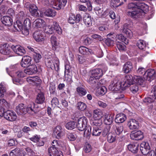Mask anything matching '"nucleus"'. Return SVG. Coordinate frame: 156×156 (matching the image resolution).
Returning a JSON list of instances; mask_svg holds the SVG:
<instances>
[{
  "instance_id": "1",
  "label": "nucleus",
  "mask_w": 156,
  "mask_h": 156,
  "mask_svg": "<svg viewBox=\"0 0 156 156\" xmlns=\"http://www.w3.org/2000/svg\"><path fill=\"white\" fill-rule=\"evenodd\" d=\"M133 77L132 75L128 74L125 76L123 82H121L117 79L112 81L109 86V89L112 91H116L120 89L126 88L133 83Z\"/></svg>"
},
{
  "instance_id": "45",
  "label": "nucleus",
  "mask_w": 156,
  "mask_h": 156,
  "mask_svg": "<svg viewBox=\"0 0 156 156\" xmlns=\"http://www.w3.org/2000/svg\"><path fill=\"white\" fill-rule=\"evenodd\" d=\"M23 26L26 29L27 34H29L28 29H30L31 26L30 20L29 19H26L24 21Z\"/></svg>"
},
{
  "instance_id": "50",
  "label": "nucleus",
  "mask_w": 156,
  "mask_h": 156,
  "mask_svg": "<svg viewBox=\"0 0 156 156\" xmlns=\"http://www.w3.org/2000/svg\"><path fill=\"white\" fill-rule=\"evenodd\" d=\"M136 45L138 48L141 50L144 49L146 46L145 41L141 40L138 41Z\"/></svg>"
},
{
  "instance_id": "49",
  "label": "nucleus",
  "mask_w": 156,
  "mask_h": 156,
  "mask_svg": "<svg viewBox=\"0 0 156 156\" xmlns=\"http://www.w3.org/2000/svg\"><path fill=\"white\" fill-rule=\"evenodd\" d=\"M113 118L112 116L108 115L104 120L105 123L106 125H110L112 122Z\"/></svg>"
},
{
  "instance_id": "29",
  "label": "nucleus",
  "mask_w": 156,
  "mask_h": 156,
  "mask_svg": "<svg viewBox=\"0 0 156 156\" xmlns=\"http://www.w3.org/2000/svg\"><path fill=\"white\" fill-rule=\"evenodd\" d=\"M45 24L44 20L41 19H36L33 22V26L34 27L41 28L43 27Z\"/></svg>"
},
{
  "instance_id": "59",
  "label": "nucleus",
  "mask_w": 156,
  "mask_h": 156,
  "mask_svg": "<svg viewBox=\"0 0 156 156\" xmlns=\"http://www.w3.org/2000/svg\"><path fill=\"white\" fill-rule=\"evenodd\" d=\"M129 87L130 91L133 94L136 93L139 90L138 86L136 84L133 83Z\"/></svg>"
},
{
  "instance_id": "10",
  "label": "nucleus",
  "mask_w": 156,
  "mask_h": 156,
  "mask_svg": "<svg viewBox=\"0 0 156 156\" xmlns=\"http://www.w3.org/2000/svg\"><path fill=\"white\" fill-rule=\"evenodd\" d=\"M11 49L16 54L22 56L26 53V51L23 48L19 45H12Z\"/></svg>"
},
{
  "instance_id": "7",
  "label": "nucleus",
  "mask_w": 156,
  "mask_h": 156,
  "mask_svg": "<svg viewBox=\"0 0 156 156\" xmlns=\"http://www.w3.org/2000/svg\"><path fill=\"white\" fill-rule=\"evenodd\" d=\"M4 117L7 120L12 122L16 120L17 118L16 113L13 111L10 110L4 112Z\"/></svg>"
},
{
  "instance_id": "44",
  "label": "nucleus",
  "mask_w": 156,
  "mask_h": 156,
  "mask_svg": "<svg viewBox=\"0 0 156 156\" xmlns=\"http://www.w3.org/2000/svg\"><path fill=\"white\" fill-rule=\"evenodd\" d=\"M107 92V88L104 86L99 87L97 91L96 95H103L105 94Z\"/></svg>"
},
{
  "instance_id": "35",
  "label": "nucleus",
  "mask_w": 156,
  "mask_h": 156,
  "mask_svg": "<svg viewBox=\"0 0 156 156\" xmlns=\"http://www.w3.org/2000/svg\"><path fill=\"white\" fill-rule=\"evenodd\" d=\"M103 116V113L99 110H94L93 112V117L94 119H101Z\"/></svg>"
},
{
  "instance_id": "12",
  "label": "nucleus",
  "mask_w": 156,
  "mask_h": 156,
  "mask_svg": "<svg viewBox=\"0 0 156 156\" xmlns=\"http://www.w3.org/2000/svg\"><path fill=\"white\" fill-rule=\"evenodd\" d=\"M140 148L141 153L143 154L146 155L147 153V156H148L149 153L151 151L147 152V150L151 149V146L149 143L147 142H142L140 145Z\"/></svg>"
},
{
  "instance_id": "40",
  "label": "nucleus",
  "mask_w": 156,
  "mask_h": 156,
  "mask_svg": "<svg viewBox=\"0 0 156 156\" xmlns=\"http://www.w3.org/2000/svg\"><path fill=\"white\" fill-rule=\"evenodd\" d=\"M84 22L85 25L89 27L91 25L92 22L91 18L88 15H85L83 18Z\"/></svg>"
},
{
  "instance_id": "39",
  "label": "nucleus",
  "mask_w": 156,
  "mask_h": 156,
  "mask_svg": "<svg viewBox=\"0 0 156 156\" xmlns=\"http://www.w3.org/2000/svg\"><path fill=\"white\" fill-rule=\"evenodd\" d=\"M51 26H52L53 27V30H55L58 34H62V30L58 23L55 21L53 22Z\"/></svg>"
},
{
  "instance_id": "53",
  "label": "nucleus",
  "mask_w": 156,
  "mask_h": 156,
  "mask_svg": "<svg viewBox=\"0 0 156 156\" xmlns=\"http://www.w3.org/2000/svg\"><path fill=\"white\" fill-rule=\"evenodd\" d=\"M78 59L80 64L86 65L89 63L88 60L85 57L80 55L78 57Z\"/></svg>"
},
{
  "instance_id": "62",
  "label": "nucleus",
  "mask_w": 156,
  "mask_h": 156,
  "mask_svg": "<svg viewBox=\"0 0 156 156\" xmlns=\"http://www.w3.org/2000/svg\"><path fill=\"white\" fill-rule=\"evenodd\" d=\"M20 153V149L19 148L17 147L11 151L9 155L10 156H12L13 155L18 156Z\"/></svg>"
},
{
  "instance_id": "22",
  "label": "nucleus",
  "mask_w": 156,
  "mask_h": 156,
  "mask_svg": "<svg viewBox=\"0 0 156 156\" xmlns=\"http://www.w3.org/2000/svg\"><path fill=\"white\" fill-rule=\"evenodd\" d=\"M129 128L132 130L137 129L139 127L138 122L136 120L131 119L128 123Z\"/></svg>"
},
{
  "instance_id": "19",
  "label": "nucleus",
  "mask_w": 156,
  "mask_h": 156,
  "mask_svg": "<svg viewBox=\"0 0 156 156\" xmlns=\"http://www.w3.org/2000/svg\"><path fill=\"white\" fill-rule=\"evenodd\" d=\"M33 36L34 39L37 42H41L44 41V37L40 31H35L33 34Z\"/></svg>"
},
{
  "instance_id": "37",
  "label": "nucleus",
  "mask_w": 156,
  "mask_h": 156,
  "mask_svg": "<svg viewBox=\"0 0 156 156\" xmlns=\"http://www.w3.org/2000/svg\"><path fill=\"white\" fill-rule=\"evenodd\" d=\"M133 83H134L140 85H142L144 81V79L142 77L136 75L133 76Z\"/></svg>"
},
{
  "instance_id": "2",
  "label": "nucleus",
  "mask_w": 156,
  "mask_h": 156,
  "mask_svg": "<svg viewBox=\"0 0 156 156\" xmlns=\"http://www.w3.org/2000/svg\"><path fill=\"white\" fill-rule=\"evenodd\" d=\"M91 75L88 80V82L90 84L94 85L96 83V79H99L103 75V72L102 69L100 68H98L93 69L91 71Z\"/></svg>"
},
{
  "instance_id": "24",
  "label": "nucleus",
  "mask_w": 156,
  "mask_h": 156,
  "mask_svg": "<svg viewBox=\"0 0 156 156\" xmlns=\"http://www.w3.org/2000/svg\"><path fill=\"white\" fill-rule=\"evenodd\" d=\"M11 47L8 45L7 46L6 44H4L1 47L0 52L2 54L5 55H9L11 52Z\"/></svg>"
},
{
  "instance_id": "3",
  "label": "nucleus",
  "mask_w": 156,
  "mask_h": 156,
  "mask_svg": "<svg viewBox=\"0 0 156 156\" xmlns=\"http://www.w3.org/2000/svg\"><path fill=\"white\" fill-rule=\"evenodd\" d=\"M87 119L85 117L79 118L77 121L78 123L76 126L78 130L81 131L84 130L87 126Z\"/></svg>"
},
{
  "instance_id": "25",
  "label": "nucleus",
  "mask_w": 156,
  "mask_h": 156,
  "mask_svg": "<svg viewBox=\"0 0 156 156\" xmlns=\"http://www.w3.org/2000/svg\"><path fill=\"white\" fill-rule=\"evenodd\" d=\"M126 116L123 114H119L116 115L115 121L118 123L123 122L126 119Z\"/></svg>"
},
{
  "instance_id": "9",
  "label": "nucleus",
  "mask_w": 156,
  "mask_h": 156,
  "mask_svg": "<svg viewBox=\"0 0 156 156\" xmlns=\"http://www.w3.org/2000/svg\"><path fill=\"white\" fill-rule=\"evenodd\" d=\"M141 11L142 10L140 9H136L132 11H128L127 15L134 18L141 17L145 14V12H142Z\"/></svg>"
},
{
  "instance_id": "43",
  "label": "nucleus",
  "mask_w": 156,
  "mask_h": 156,
  "mask_svg": "<svg viewBox=\"0 0 156 156\" xmlns=\"http://www.w3.org/2000/svg\"><path fill=\"white\" fill-rule=\"evenodd\" d=\"M43 30L47 34H51L54 32V30L51 25L46 26L43 27Z\"/></svg>"
},
{
  "instance_id": "23",
  "label": "nucleus",
  "mask_w": 156,
  "mask_h": 156,
  "mask_svg": "<svg viewBox=\"0 0 156 156\" xmlns=\"http://www.w3.org/2000/svg\"><path fill=\"white\" fill-rule=\"evenodd\" d=\"M133 68L132 63L130 62H128L124 65L123 71L124 73H128L132 71Z\"/></svg>"
},
{
  "instance_id": "18",
  "label": "nucleus",
  "mask_w": 156,
  "mask_h": 156,
  "mask_svg": "<svg viewBox=\"0 0 156 156\" xmlns=\"http://www.w3.org/2000/svg\"><path fill=\"white\" fill-rule=\"evenodd\" d=\"M31 61V58L29 56H24L21 62V66L23 67H26L30 66Z\"/></svg>"
},
{
  "instance_id": "52",
  "label": "nucleus",
  "mask_w": 156,
  "mask_h": 156,
  "mask_svg": "<svg viewBox=\"0 0 156 156\" xmlns=\"http://www.w3.org/2000/svg\"><path fill=\"white\" fill-rule=\"evenodd\" d=\"M102 132L101 129L98 127H94L93 128L92 135L93 136H100Z\"/></svg>"
},
{
  "instance_id": "46",
  "label": "nucleus",
  "mask_w": 156,
  "mask_h": 156,
  "mask_svg": "<svg viewBox=\"0 0 156 156\" xmlns=\"http://www.w3.org/2000/svg\"><path fill=\"white\" fill-rule=\"evenodd\" d=\"M77 108L81 111L85 110L87 108L86 105L82 101L78 102L76 105Z\"/></svg>"
},
{
  "instance_id": "31",
  "label": "nucleus",
  "mask_w": 156,
  "mask_h": 156,
  "mask_svg": "<svg viewBox=\"0 0 156 156\" xmlns=\"http://www.w3.org/2000/svg\"><path fill=\"white\" fill-rule=\"evenodd\" d=\"M139 147V145L136 143L130 144L128 146V150L133 153H137Z\"/></svg>"
},
{
  "instance_id": "4",
  "label": "nucleus",
  "mask_w": 156,
  "mask_h": 156,
  "mask_svg": "<svg viewBox=\"0 0 156 156\" xmlns=\"http://www.w3.org/2000/svg\"><path fill=\"white\" fill-rule=\"evenodd\" d=\"M144 78L149 81H151L156 78V73L154 69H149L144 73Z\"/></svg>"
},
{
  "instance_id": "14",
  "label": "nucleus",
  "mask_w": 156,
  "mask_h": 156,
  "mask_svg": "<svg viewBox=\"0 0 156 156\" xmlns=\"http://www.w3.org/2000/svg\"><path fill=\"white\" fill-rule=\"evenodd\" d=\"M24 72L27 74L32 75L37 72V69L36 65H32L27 66V68L24 70Z\"/></svg>"
},
{
  "instance_id": "26",
  "label": "nucleus",
  "mask_w": 156,
  "mask_h": 156,
  "mask_svg": "<svg viewBox=\"0 0 156 156\" xmlns=\"http://www.w3.org/2000/svg\"><path fill=\"white\" fill-rule=\"evenodd\" d=\"M38 8L36 5L34 4L31 5L29 9L30 12L33 16H39L40 14L38 12Z\"/></svg>"
},
{
  "instance_id": "63",
  "label": "nucleus",
  "mask_w": 156,
  "mask_h": 156,
  "mask_svg": "<svg viewBox=\"0 0 156 156\" xmlns=\"http://www.w3.org/2000/svg\"><path fill=\"white\" fill-rule=\"evenodd\" d=\"M116 38L122 42H124L126 44L128 43V42H126V38L121 34L116 35Z\"/></svg>"
},
{
  "instance_id": "27",
  "label": "nucleus",
  "mask_w": 156,
  "mask_h": 156,
  "mask_svg": "<svg viewBox=\"0 0 156 156\" xmlns=\"http://www.w3.org/2000/svg\"><path fill=\"white\" fill-rule=\"evenodd\" d=\"M38 8L36 5L34 4L31 5L29 9L30 12L33 16H39L40 14L38 12Z\"/></svg>"
},
{
  "instance_id": "32",
  "label": "nucleus",
  "mask_w": 156,
  "mask_h": 156,
  "mask_svg": "<svg viewBox=\"0 0 156 156\" xmlns=\"http://www.w3.org/2000/svg\"><path fill=\"white\" fill-rule=\"evenodd\" d=\"M112 129L117 135H121L123 130V127L122 126H116L113 125Z\"/></svg>"
},
{
  "instance_id": "42",
  "label": "nucleus",
  "mask_w": 156,
  "mask_h": 156,
  "mask_svg": "<svg viewBox=\"0 0 156 156\" xmlns=\"http://www.w3.org/2000/svg\"><path fill=\"white\" fill-rule=\"evenodd\" d=\"M123 4V2H120V0H112L111 2V6L116 8L122 5Z\"/></svg>"
},
{
  "instance_id": "56",
  "label": "nucleus",
  "mask_w": 156,
  "mask_h": 156,
  "mask_svg": "<svg viewBox=\"0 0 156 156\" xmlns=\"http://www.w3.org/2000/svg\"><path fill=\"white\" fill-rule=\"evenodd\" d=\"M6 88L3 83L0 84V97H3L6 93Z\"/></svg>"
},
{
  "instance_id": "16",
  "label": "nucleus",
  "mask_w": 156,
  "mask_h": 156,
  "mask_svg": "<svg viewBox=\"0 0 156 156\" xmlns=\"http://www.w3.org/2000/svg\"><path fill=\"white\" fill-rule=\"evenodd\" d=\"M24 105V104L21 103L16 107V111L18 115H23L27 113V108H25Z\"/></svg>"
},
{
  "instance_id": "8",
  "label": "nucleus",
  "mask_w": 156,
  "mask_h": 156,
  "mask_svg": "<svg viewBox=\"0 0 156 156\" xmlns=\"http://www.w3.org/2000/svg\"><path fill=\"white\" fill-rule=\"evenodd\" d=\"M82 20V17L80 14H77L75 16L73 13H70L68 19V22L72 24L78 23Z\"/></svg>"
},
{
  "instance_id": "15",
  "label": "nucleus",
  "mask_w": 156,
  "mask_h": 156,
  "mask_svg": "<svg viewBox=\"0 0 156 156\" xmlns=\"http://www.w3.org/2000/svg\"><path fill=\"white\" fill-rule=\"evenodd\" d=\"M67 2V0H62L61 1L60 0H58L53 3L52 7L58 10H60L65 6Z\"/></svg>"
},
{
  "instance_id": "54",
  "label": "nucleus",
  "mask_w": 156,
  "mask_h": 156,
  "mask_svg": "<svg viewBox=\"0 0 156 156\" xmlns=\"http://www.w3.org/2000/svg\"><path fill=\"white\" fill-rule=\"evenodd\" d=\"M116 140V137L114 134L109 133L108 136L107 140L110 143L115 142Z\"/></svg>"
},
{
  "instance_id": "51",
  "label": "nucleus",
  "mask_w": 156,
  "mask_h": 156,
  "mask_svg": "<svg viewBox=\"0 0 156 156\" xmlns=\"http://www.w3.org/2000/svg\"><path fill=\"white\" fill-rule=\"evenodd\" d=\"M156 99L155 96H153V94L151 95L148 97L145 98L143 101L145 103H151Z\"/></svg>"
},
{
  "instance_id": "47",
  "label": "nucleus",
  "mask_w": 156,
  "mask_h": 156,
  "mask_svg": "<svg viewBox=\"0 0 156 156\" xmlns=\"http://www.w3.org/2000/svg\"><path fill=\"white\" fill-rule=\"evenodd\" d=\"M14 28L18 31H21L23 29L22 23L19 21H17L14 23Z\"/></svg>"
},
{
  "instance_id": "64",
  "label": "nucleus",
  "mask_w": 156,
  "mask_h": 156,
  "mask_svg": "<svg viewBox=\"0 0 156 156\" xmlns=\"http://www.w3.org/2000/svg\"><path fill=\"white\" fill-rule=\"evenodd\" d=\"M116 47L120 51H124L126 50V46L122 43H118L116 44Z\"/></svg>"
},
{
  "instance_id": "17",
  "label": "nucleus",
  "mask_w": 156,
  "mask_h": 156,
  "mask_svg": "<svg viewBox=\"0 0 156 156\" xmlns=\"http://www.w3.org/2000/svg\"><path fill=\"white\" fill-rule=\"evenodd\" d=\"M115 37V34L112 32L107 34V38L105 41V43L106 44L109 46L113 45Z\"/></svg>"
},
{
  "instance_id": "60",
  "label": "nucleus",
  "mask_w": 156,
  "mask_h": 156,
  "mask_svg": "<svg viewBox=\"0 0 156 156\" xmlns=\"http://www.w3.org/2000/svg\"><path fill=\"white\" fill-rule=\"evenodd\" d=\"M72 73L65 74V80L69 83L71 84L73 82L72 80Z\"/></svg>"
},
{
  "instance_id": "11",
  "label": "nucleus",
  "mask_w": 156,
  "mask_h": 156,
  "mask_svg": "<svg viewBox=\"0 0 156 156\" xmlns=\"http://www.w3.org/2000/svg\"><path fill=\"white\" fill-rule=\"evenodd\" d=\"M131 138L133 140H139L142 139L144 137L143 133L141 131L132 132L130 135Z\"/></svg>"
},
{
  "instance_id": "38",
  "label": "nucleus",
  "mask_w": 156,
  "mask_h": 156,
  "mask_svg": "<svg viewBox=\"0 0 156 156\" xmlns=\"http://www.w3.org/2000/svg\"><path fill=\"white\" fill-rule=\"evenodd\" d=\"M76 91L78 95L80 97L85 95L87 93L86 89L81 87H77L76 88Z\"/></svg>"
},
{
  "instance_id": "48",
  "label": "nucleus",
  "mask_w": 156,
  "mask_h": 156,
  "mask_svg": "<svg viewBox=\"0 0 156 156\" xmlns=\"http://www.w3.org/2000/svg\"><path fill=\"white\" fill-rule=\"evenodd\" d=\"M76 126L74 121H70L67 122L65 125L66 127L68 129L72 130Z\"/></svg>"
},
{
  "instance_id": "61",
  "label": "nucleus",
  "mask_w": 156,
  "mask_h": 156,
  "mask_svg": "<svg viewBox=\"0 0 156 156\" xmlns=\"http://www.w3.org/2000/svg\"><path fill=\"white\" fill-rule=\"evenodd\" d=\"M102 124V121L101 119H94L92 123V125L95 126H100Z\"/></svg>"
},
{
  "instance_id": "6",
  "label": "nucleus",
  "mask_w": 156,
  "mask_h": 156,
  "mask_svg": "<svg viewBox=\"0 0 156 156\" xmlns=\"http://www.w3.org/2000/svg\"><path fill=\"white\" fill-rule=\"evenodd\" d=\"M47 65L48 67L52 70H58L59 68V62L57 58L48 59Z\"/></svg>"
},
{
  "instance_id": "58",
  "label": "nucleus",
  "mask_w": 156,
  "mask_h": 156,
  "mask_svg": "<svg viewBox=\"0 0 156 156\" xmlns=\"http://www.w3.org/2000/svg\"><path fill=\"white\" fill-rule=\"evenodd\" d=\"M84 136L85 137L89 136L91 134V128L90 126H87L84 129Z\"/></svg>"
},
{
  "instance_id": "57",
  "label": "nucleus",
  "mask_w": 156,
  "mask_h": 156,
  "mask_svg": "<svg viewBox=\"0 0 156 156\" xmlns=\"http://www.w3.org/2000/svg\"><path fill=\"white\" fill-rule=\"evenodd\" d=\"M33 56L35 62L37 63L39 62V60L41 58V56L39 53L34 52L33 54Z\"/></svg>"
},
{
  "instance_id": "55",
  "label": "nucleus",
  "mask_w": 156,
  "mask_h": 156,
  "mask_svg": "<svg viewBox=\"0 0 156 156\" xmlns=\"http://www.w3.org/2000/svg\"><path fill=\"white\" fill-rule=\"evenodd\" d=\"M95 12L98 16L103 17L104 13H102L103 12V9L102 8H100L99 7H96L95 9Z\"/></svg>"
},
{
  "instance_id": "20",
  "label": "nucleus",
  "mask_w": 156,
  "mask_h": 156,
  "mask_svg": "<svg viewBox=\"0 0 156 156\" xmlns=\"http://www.w3.org/2000/svg\"><path fill=\"white\" fill-rule=\"evenodd\" d=\"M45 100L44 93L40 92L37 95L35 99V102L37 104H41L44 102Z\"/></svg>"
},
{
  "instance_id": "30",
  "label": "nucleus",
  "mask_w": 156,
  "mask_h": 156,
  "mask_svg": "<svg viewBox=\"0 0 156 156\" xmlns=\"http://www.w3.org/2000/svg\"><path fill=\"white\" fill-rule=\"evenodd\" d=\"M79 51L80 54L85 55H89L92 52V50L83 46H80Z\"/></svg>"
},
{
  "instance_id": "36",
  "label": "nucleus",
  "mask_w": 156,
  "mask_h": 156,
  "mask_svg": "<svg viewBox=\"0 0 156 156\" xmlns=\"http://www.w3.org/2000/svg\"><path fill=\"white\" fill-rule=\"evenodd\" d=\"M0 106L3 109H7L9 108L10 104L5 100L1 98L0 99Z\"/></svg>"
},
{
  "instance_id": "5",
  "label": "nucleus",
  "mask_w": 156,
  "mask_h": 156,
  "mask_svg": "<svg viewBox=\"0 0 156 156\" xmlns=\"http://www.w3.org/2000/svg\"><path fill=\"white\" fill-rule=\"evenodd\" d=\"M27 109V113L31 115L36 114L39 112V110L37 109V105L32 102H30Z\"/></svg>"
},
{
  "instance_id": "13",
  "label": "nucleus",
  "mask_w": 156,
  "mask_h": 156,
  "mask_svg": "<svg viewBox=\"0 0 156 156\" xmlns=\"http://www.w3.org/2000/svg\"><path fill=\"white\" fill-rule=\"evenodd\" d=\"M48 154L50 156H63L62 152L58 151L57 148L50 147L48 149Z\"/></svg>"
},
{
  "instance_id": "34",
  "label": "nucleus",
  "mask_w": 156,
  "mask_h": 156,
  "mask_svg": "<svg viewBox=\"0 0 156 156\" xmlns=\"http://www.w3.org/2000/svg\"><path fill=\"white\" fill-rule=\"evenodd\" d=\"M62 130L61 126H57L55 128L54 133L55 134H56V137L57 138H60L62 135Z\"/></svg>"
},
{
  "instance_id": "28",
  "label": "nucleus",
  "mask_w": 156,
  "mask_h": 156,
  "mask_svg": "<svg viewBox=\"0 0 156 156\" xmlns=\"http://www.w3.org/2000/svg\"><path fill=\"white\" fill-rule=\"evenodd\" d=\"M50 41L52 45V49L54 50H56L58 44L56 37L54 35L51 36L50 38Z\"/></svg>"
},
{
  "instance_id": "33",
  "label": "nucleus",
  "mask_w": 156,
  "mask_h": 156,
  "mask_svg": "<svg viewBox=\"0 0 156 156\" xmlns=\"http://www.w3.org/2000/svg\"><path fill=\"white\" fill-rule=\"evenodd\" d=\"M44 15L48 17H53L56 15V12L53 9H48L44 12Z\"/></svg>"
},
{
  "instance_id": "41",
  "label": "nucleus",
  "mask_w": 156,
  "mask_h": 156,
  "mask_svg": "<svg viewBox=\"0 0 156 156\" xmlns=\"http://www.w3.org/2000/svg\"><path fill=\"white\" fill-rule=\"evenodd\" d=\"M148 9V6L144 3H137V9H140L142 12H144Z\"/></svg>"
},
{
  "instance_id": "21",
  "label": "nucleus",
  "mask_w": 156,
  "mask_h": 156,
  "mask_svg": "<svg viewBox=\"0 0 156 156\" xmlns=\"http://www.w3.org/2000/svg\"><path fill=\"white\" fill-rule=\"evenodd\" d=\"M1 20L2 23L5 26H10L12 24V19L9 16H4L1 18Z\"/></svg>"
}]
</instances>
